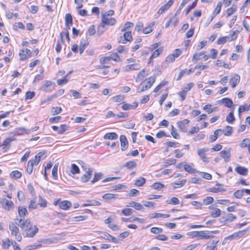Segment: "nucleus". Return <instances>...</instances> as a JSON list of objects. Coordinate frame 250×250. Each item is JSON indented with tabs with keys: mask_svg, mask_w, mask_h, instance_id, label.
Returning a JSON list of instances; mask_svg holds the SVG:
<instances>
[{
	"mask_svg": "<svg viewBox=\"0 0 250 250\" xmlns=\"http://www.w3.org/2000/svg\"><path fill=\"white\" fill-rule=\"evenodd\" d=\"M20 220L17 222V225L23 229L26 232V236L27 237H33L38 232L39 229L36 225H32L29 219H26L25 222Z\"/></svg>",
	"mask_w": 250,
	"mask_h": 250,
	"instance_id": "f257e3e1",
	"label": "nucleus"
},
{
	"mask_svg": "<svg viewBox=\"0 0 250 250\" xmlns=\"http://www.w3.org/2000/svg\"><path fill=\"white\" fill-rule=\"evenodd\" d=\"M44 154V152H40L35 156L34 159H31L28 161L26 167L27 173L31 174L32 173L34 166H37L39 164Z\"/></svg>",
	"mask_w": 250,
	"mask_h": 250,
	"instance_id": "f03ea898",
	"label": "nucleus"
},
{
	"mask_svg": "<svg viewBox=\"0 0 250 250\" xmlns=\"http://www.w3.org/2000/svg\"><path fill=\"white\" fill-rule=\"evenodd\" d=\"M116 22V20L115 19L110 17H107L106 15H102V23L98 28V33L101 35L104 31V29L101 31V28H104V25L112 26L114 25Z\"/></svg>",
	"mask_w": 250,
	"mask_h": 250,
	"instance_id": "7ed1b4c3",
	"label": "nucleus"
},
{
	"mask_svg": "<svg viewBox=\"0 0 250 250\" xmlns=\"http://www.w3.org/2000/svg\"><path fill=\"white\" fill-rule=\"evenodd\" d=\"M155 80L156 77L155 76H151L146 79L141 83L137 89V92L141 93L150 88L155 82Z\"/></svg>",
	"mask_w": 250,
	"mask_h": 250,
	"instance_id": "20e7f679",
	"label": "nucleus"
},
{
	"mask_svg": "<svg viewBox=\"0 0 250 250\" xmlns=\"http://www.w3.org/2000/svg\"><path fill=\"white\" fill-rule=\"evenodd\" d=\"M17 224L12 223L9 225V229L11 231V235L19 242L22 240V236L20 232L19 228L17 226Z\"/></svg>",
	"mask_w": 250,
	"mask_h": 250,
	"instance_id": "39448f33",
	"label": "nucleus"
},
{
	"mask_svg": "<svg viewBox=\"0 0 250 250\" xmlns=\"http://www.w3.org/2000/svg\"><path fill=\"white\" fill-rule=\"evenodd\" d=\"M0 204L2 208L8 211L13 210L15 207L13 201H9L4 198H0Z\"/></svg>",
	"mask_w": 250,
	"mask_h": 250,
	"instance_id": "423d86ee",
	"label": "nucleus"
},
{
	"mask_svg": "<svg viewBox=\"0 0 250 250\" xmlns=\"http://www.w3.org/2000/svg\"><path fill=\"white\" fill-rule=\"evenodd\" d=\"M124 32L123 37H120L119 39L118 42L123 44H125L127 42H131L133 40L131 32L129 31Z\"/></svg>",
	"mask_w": 250,
	"mask_h": 250,
	"instance_id": "0eeeda50",
	"label": "nucleus"
},
{
	"mask_svg": "<svg viewBox=\"0 0 250 250\" xmlns=\"http://www.w3.org/2000/svg\"><path fill=\"white\" fill-rule=\"evenodd\" d=\"M209 150V148L208 147H203L201 148H199L197 150V154L199 156L200 158L206 163H208L209 162L208 158L206 156V152Z\"/></svg>",
	"mask_w": 250,
	"mask_h": 250,
	"instance_id": "6e6552de",
	"label": "nucleus"
},
{
	"mask_svg": "<svg viewBox=\"0 0 250 250\" xmlns=\"http://www.w3.org/2000/svg\"><path fill=\"white\" fill-rule=\"evenodd\" d=\"M18 214L19 215V217H17L16 219V223L17 225V222L19 221L20 220H22V222H25V216L28 214V211L27 209L23 207H18Z\"/></svg>",
	"mask_w": 250,
	"mask_h": 250,
	"instance_id": "1a4fd4ad",
	"label": "nucleus"
},
{
	"mask_svg": "<svg viewBox=\"0 0 250 250\" xmlns=\"http://www.w3.org/2000/svg\"><path fill=\"white\" fill-rule=\"evenodd\" d=\"M55 88V84L50 81H45L41 88V90L46 92H51Z\"/></svg>",
	"mask_w": 250,
	"mask_h": 250,
	"instance_id": "9d476101",
	"label": "nucleus"
},
{
	"mask_svg": "<svg viewBox=\"0 0 250 250\" xmlns=\"http://www.w3.org/2000/svg\"><path fill=\"white\" fill-rule=\"evenodd\" d=\"M93 169L91 167L85 168V173L81 178L82 182L85 183L88 182L91 178Z\"/></svg>",
	"mask_w": 250,
	"mask_h": 250,
	"instance_id": "9b49d317",
	"label": "nucleus"
},
{
	"mask_svg": "<svg viewBox=\"0 0 250 250\" xmlns=\"http://www.w3.org/2000/svg\"><path fill=\"white\" fill-rule=\"evenodd\" d=\"M247 231V229H244L242 230L238 231L230 235L225 237V240H233L241 238L242 236L245 234Z\"/></svg>",
	"mask_w": 250,
	"mask_h": 250,
	"instance_id": "f8f14e48",
	"label": "nucleus"
},
{
	"mask_svg": "<svg viewBox=\"0 0 250 250\" xmlns=\"http://www.w3.org/2000/svg\"><path fill=\"white\" fill-rule=\"evenodd\" d=\"M230 150L231 148H229L226 150H223L220 152V155L222 158L224 159L225 162H228L230 159Z\"/></svg>",
	"mask_w": 250,
	"mask_h": 250,
	"instance_id": "ddd939ff",
	"label": "nucleus"
},
{
	"mask_svg": "<svg viewBox=\"0 0 250 250\" xmlns=\"http://www.w3.org/2000/svg\"><path fill=\"white\" fill-rule=\"evenodd\" d=\"M20 60L24 61L31 56V52L29 49L21 50L19 53Z\"/></svg>",
	"mask_w": 250,
	"mask_h": 250,
	"instance_id": "4468645a",
	"label": "nucleus"
},
{
	"mask_svg": "<svg viewBox=\"0 0 250 250\" xmlns=\"http://www.w3.org/2000/svg\"><path fill=\"white\" fill-rule=\"evenodd\" d=\"M140 66L139 63H134L130 64H127L126 66H125L123 68V70L125 72H128L132 70H139L140 69Z\"/></svg>",
	"mask_w": 250,
	"mask_h": 250,
	"instance_id": "2eb2a0df",
	"label": "nucleus"
},
{
	"mask_svg": "<svg viewBox=\"0 0 250 250\" xmlns=\"http://www.w3.org/2000/svg\"><path fill=\"white\" fill-rule=\"evenodd\" d=\"M71 206V203L67 200L61 201L59 204L60 208L64 210L69 209Z\"/></svg>",
	"mask_w": 250,
	"mask_h": 250,
	"instance_id": "dca6fc26",
	"label": "nucleus"
},
{
	"mask_svg": "<svg viewBox=\"0 0 250 250\" xmlns=\"http://www.w3.org/2000/svg\"><path fill=\"white\" fill-rule=\"evenodd\" d=\"M189 123V121L188 119H184L182 121L177 122L178 126L179 129L184 132H187V130L185 128V125H188Z\"/></svg>",
	"mask_w": 250,
	"mask_h": 250,
	"instance_id": "f3484780",
	"label": "nucleus"
},
{
	"mask_svg": "<svg viewBox=\"0 0 250 250\" xmlns=\"http://www.w3.org/2000/svg\"><path fill=\"white\" fill-rule=\"evenodd\" d=\"M15 132L18 135H22L24 134H29L31 133V130L25 128V127H21L16 128Z\"/></svg>",
	"mask_w": 250,
	"mask_h": 250,
	"instance_id": "a211bd4d",
	"label": "nucleus"
},
{
	"mask_svg": "<svg viewBox=\"0 0 250 250\" xmlns=\"http://www.w3.org/2000/svg\"><path fill=\"white\" fill-rule=\"evenodd\" d=\"M193 167L194 165L192 164H189L186 163L184 164V169L189 173H195L199 172V171L194 169Z\"/></svg>",
	"mask_w": 250,
	"mask_h": 250,
	"instance_id": "6ab92c4d",
	"label": "nucleus"
},
{
	"mask_svg": "<svg viewBox=\"0 0 250 250\" xmlns=\"http://www.w3.org/2000/svg\"><path fill=\"white\" fill-rule=\"evenodd\" d=\"M174 0H169L166 4L162 6L159 10L158 13L159 14H162L166 10L168 9L169 7L173 3Z\"/></svg>",
	"mask_w": 250,
	"mask_h": 250,
	"instance_id": "aec40b11",
	"label": "nucleus"
},
{
	"mask_svg": "<svg viewBox=\"0 0 250 250\" xmlns=\"http://www.w3.org/2000/svg\"><path fill=\"white\" fill-rule=\"evenodd\" d=\"M121 146V149L123 151L126 150L128 147V142L126 137L122 135L120 138Z\"/></svg>",
	"mask_w": 250,
	"mask_h": 250,
	"instance_id": "412c9836",
	"label": "nucleus"
},
{
	"mask_svg": "<svg viewBox=\"0 0 250 250\" xmlns=\"http://www.w3.org/2000/svg\"><path fill=\"white\" fill-rule=\"evenodd\" d=\"M209 209L212 210L210 213V215L213 217L216 218L220 216L221 215V210L219 208H214L213 206H210L208 207Z\"/></svg>",
	"mask_w": 250,
	"mask_h": 250,
	"instance_id": "4be33fe9",
	"label": "nucleus"
},
{
	"mask_svg": "<svg viewBox=\"0 0 250 250\" xmlns=\"http://www.w3.org/2000/svg\"><path fill=\"white\" fill-rule=\"evenodd\" d=\"M235 171L240 175L243 176H246L248 173V169L247 168L238 166L235 168Z\"/></svg>",
	"mask_w": 250,
	"mask_h": 250,
	"instance_id": "5701e85b",
	"label": "nucleus"
},
{
	"mask_svg": "<svg viewBox=\"0 0 250 250\" xmlns=\"http://www.w3.org/2000/svg\"><path fill=\"white\" fill-rule=\"evenodd\" d=\"M118 196V194L106 193L103 195L102 198L107 201H112L117 199Z\"/></svg>",
	"mask_w": 250,
	"mask_h": 250,
	"instance_id": "b1692460",
	"label": "nucleus"
},
{
	"mask_svg": "<svg viewBox=\"0 0 250 250\" xmlns=\"http://www.w3.org/2000/svg\"><path fill=\"white\" fill-rule=\"evenodd\" d=\"M240 77L238 74H234L231 79V87L233 88L239 83Z\"/></svg>",
	"mask_w": 250,
	"mask_h": 250,
	"instance_id": "393cba45",
	"label": "nucleus"
},
{
	"mask_svg": "<svg viewBox=\"0 0 250 250\" xmlns=\"http://www.w3.org/2000/svg\"><path fill=\"white\" fill-rule=\"evenodd\" d=\"M170 217V214H163L161 213H153L149 215V217L150 219H154V218H168Z\"/></svg>",
	"mask_w": 250,
	"mask_h": 250,
	"instance_id": "a878e982",
	"label": "nucleus"
},
{
	"mask_svg": "<svg viewBox=\"0 0 250 250\" xmlns=\"http://www.w3.org/2000/svg\"><path fill=\"white\" fill-rule=\"evenodd\" d=\"M194 72V69L193 68H191L189 69H183L181 70V71L179 72V76L178 78L177 79V80H179L181 79L183 76H184L185 74L186 75H189L191 73H192Z\"/></svg>",
	"mask_w": 250,
	"mask_h": 250,
	"instance_id": "bb28decb",
	"label": "nucleus"
},
{
	"mask_svg": "<svg viewBox=\"0 0 250 250\" xmlns=\"http://www.w3.org/2000/svg\"><path fill=\"white\" fill-rule=\"evenodd\" d=\"M38 205L42 208H45L47 207V201L41 196H39Z\"/></svg>",
	"mask_w": 250,
	"mask_h": 250,
	"instance_id": "cd10ccee",
	"label": "nucleus"
},
{
	"mask_svg": "<svg viewBox=\"0 0 250 250\" xmlns=\"http://www.w3.org/2000/svg\"><path fill=\"white\" fill-rule=\"evenodd\" d=\"M222 6V3L221 2L219 1L218 2L216 8L214 9V11L212 13V17H211V20H212L213 18L217 15L221 10V8Z\"/></svg>",
	"mask_w": 250,
	"mask_h": 250,
	"instance_id": "c85d7f7f",
	"label": "nucleus"
},
{
	"mask_svg": "<svg viewBox=\"0 0 250 250\" xmlns=\"http://www.w3.org/2000/svg\"><path fill=\"white\" fill-rule=\"evenodd\" d=\"M187 180L186 179H183L181 181L177 182H174L172 184L173 189L183 187L186 183Z\"/></svg>",
	"mask_w": 250,
	"mask_h": 250,
	"instance_id": "c756f323",
	"label": "nucleus"
},
{
	"mask_svg": "<svg viewBox=\"0 0 250 250\" xmlns=\"http://www.w3.org/2000/svg\"><path fill=\"white\" fill-rule=\"evenodd\" d=\"M118 138V135L115 132H110L105 134L104 139L105 140H116Z\"/></svg>",
	"mask_w": 250,
	"mask_h": 250,
	"instance_id": "7c9ffc66",
	"label": "nucleus"
},
{
	"mask_svg": "<svg viewBox=\"0 0 250 250\" xmlns=\"http://www.w3.org/2000/svg\"><path fill=\"white\" fill-rule=\"evenodd\" d=\"M219 102L223 104L225 106L228 107H231L233 104L232 100L227 98L222 99Z\"/></svg>",
	"mask_w": 250,
	"mask_h": 250,
	"instance_id": "2f4dec72",
	"label": "nucleus"
},
{
	"mask_svg": "<svg viewBox=\"0 0 250 250\" xmlns=\"http://www.w3.org/2000/svg\"><path fill=\"white\" fill-rule=\"evenodd\" d=\"M208 192L218 193V192H224L226 191V189L223 188H208L207 190Z\"/></svg>",
	"mask_w": 250,
	"mask_h": 250,
	"instance_id": "473e14b6",
	"label": "nucleus"
},
{
	"mask_svg": "<svg viewBox=\"0 0 250 250\" xmlns=\"http://www.w3.org/2000/svg\"><path fill=\"white\" fill-rule=\"evenodd\" d=\"M163 51V48L162 47H160L157 49L156 50H155L151 56L150 57V60H151L152 59L155 58L159 56Z\"/></svg>",
	"mask_w": 250,
	"mask_h": 250,
	"instance_id": "72a5a7b5",
	"label": "nucleus"
},
{
	"mask_svg": "<svg viewBox=\"0 0 250 250\" xmlns=\"http://www.w3.org/2000/svg\"><path fill=\"white\" fill-rule=\"evenodd\" d=\"M199 237L201 239H208L213 237V236L210 235L209 232L205 231H200Z\"/></svg>",
	"mask_w": 250,
	"mask_h": 250,
	"instance_id": "f704fd0d",
	"label": "nucleus"
},
{
	"mask_svg": "<svg viewBox=\"0 0 250 250\" xmlns=\"http://www.w3.org/2000/svg\"><path fill=\"white\" fill-rule=\"evenodd\" d=\"M145 69H144L138 73L135 79V81L136 82H140L146 76V75L145 74Z\"/></svg>",
	"mask_w": 250,
	"mask_h": 250,
	"instance_id": "c9c22d12",
	"label": "nucleus"
},
{
	"mask_svg": "<svg viewBox=\"0 0 250 250\" xmlns=\"http://www.w3.org/2000/svg\"><path fill=\"white\" fill-rule=\"evenodd\" d=\"M65 24L67 28H70V26L72 24V18L70 14H67L65 17Z\"/></svg>",
	"mask_w": 250,
	"mask_h": 250,
	"instance_id": "e433bc0d",
	"label": "nucleus"
},
{
	"mask_svg": "<svg viewBox=\"0 0 250 250\" xmlns=\"http://www.w3.org/2000/svg\"><path fill=\"white\" fill-rule=\"evenodd\" d=\"M245 111H250V104H245L239 106L238 109L239 116H240L241 113Z\"/></svg>",
	"mask_w": 250,
	"mask_h": 250,
	"instance_id": "4c0bfd02",
	"label": "nucleus"
},
{
	"mask_svg": "<svg viewBox=\"0 0 250 250\" xmlns=\"http://www.w3.org/2000/svg\"><path fill=\"white\" fill-rule=\"evenodd\" d=\"M38 203L35 200H31L30 201L28 206V208L29 210L36 209L38 208Z\"/></svg>",
	"mask_w": 250,
	"mask_h": 250,
	"instance_id": "58836bf2",
	"label": "nucleus"
},
{
	"mask_svg": "<svg viewBox=\"0 0 250 250\" xmlns=\"http://www.w3.org/2000/svg\"><path fill=\"white\" fill-rule=\"evenodd\" d=\"M155 24V22L153 21L150 23H149L146 28H145L143 30V32L144 34H147L148 33H150L151 32H152L153 29V27L154 25Z\"/></svg>",
	"mask_w": 250,
	"mask_h": 250,
	"instance_id": "ea45409f",
	"label": "nucleus"
},
{
	"mask_svg": "<svg viewBox=\"0 0 250 250\" xmlns=\"http://www.w3.org/2000/svg\"><path fill=\"white\" fill-rule=\"evenodd\" d=\"M227 122L229 123L232 124L235 121V117L233 115V111H231L229 113L226 117Z\"/></svg>",
	"mask_w": 250,
	"mask_h": 250,
	"instance_id": "a19ab883",
	"label": "nucleus"
},
{
	"mask_svg": "<svg viewBox=\"0 0 250 250\" xmlns=\"http://www.w3.org/2000/svg\"><path fill=\"white\" fill-rule=\"evenodd\" d=\"M42 242L44 245H50L56 243L57 239L55 238H47L43 239Z\"/></svg>",
	"mask_w": 250,
	"mask_h": 250,
	"instance_id": "79ce46f5",
	"label": "nucleus"
},
{
	"mask_svg": "<svg viewBox=\"0 0 250 250\" xmlns=\"http://www.w3.org/2000/svg\"><path fill=\"white\" fill-rule=\"evenodd\" d=\"M224 132L223 133H224L225 136H231L232 134V127L230 126L227 125L225 130H223Z\"/></svg>",
	"mask_w": 250,
	"mask_h": 250,
	"instance_id": "37998d69",
	"label": "nucleus"
},
{
	"mask_svg": "<svg viewBox=\"0 0 250 250\" xmlns=\"http://www.w3.org/2000/svg\"><path fill=\"white\" fill-rule=\"evenodd\" d=\"M70 171L73 174H79L80 173L79 167L75 164L71 165Z\"/></svg>",
	"mask_w": 250,
	"mask_h": 250,
	"instance_id": "c03bdc74",
	"label": "nucleus"
},
{
	"mask_svg": "<svg viewBox=\"0 0 250 250\" xmlns=\"http://www.w3.org/2000/svg\"><path fill=\"white\" fill-rule=\"evenodd\" d=\"M58 164H56L52 170V175L54 179L57 180L58 179Z\"/></svg>",
	"mask_w": 250,
	"mask_h": 250,
	"instance_id": "a18cd8bd",
	"label": "nucleus"
},
{
	"mask_svg": "<svg viewBox=\"0 0 250 250\" xmlns=\"http://www.w3.org/2000/svg\"><path fill=\"white\" fill-rule=\"evenodd\" d=\"M21 173L18 170H14L11 172L10 176L14 179H19L21 177Z\"/></svg>",
	"mask_w": 250,
	"mask_h": 250,
	"instance_id": "49530a36",
	"label": "nucleus"
},
{
	"mask_svg": "<svg viewBox=\"0 0 250 250\" xmlns=\"http://www.w3.org/2000/svg\"><path fill=\"white\" fill-rule=\"evenodd\" d=\"M211 105L210 104H208L203 107V109L206 110L208 114H210L216 110V107L211 108Z\"/></svg>",
	"mask_w": 250,
	"mask_h": 250,
	"instance_id": "de8ad7c7",
	"label": "nucleus"
},
{
	"mask_svg": "<svg viewBox=\"0 0 250 250\" xmlns=\"http://www.w3.org/2000/svg\"><path fill=\"white\" fill-rule=\"evenodd\" d=\"M125 166L129 169H133L137 167V164L134 161H129L126 162Z\"/></svg>",
	"mask_w": 250,
	"mask_h": 250,
	"instance_id": "09e8293b",
	"label": "nucleus"
},
{
	"mask_svg": "<svg viewBox=\"0 0 250 250\" xmlns=\"http://www.w3.org/2000/svg\"><path fill=\"white\" fill-rule=\"evenodd\" d=\"M244 189H238L233 193V196L237 199L241 198L244 195Z\"/></svg>",
	"mask_w": 250,
	"mask_h": 250,
	"instance_id": "8fccbe9b",
	"label": "nucleus"
},
{
	"mask_svg": "<svg viewBox=\"0 0 250 250\" xmlns=\"http://www.w3.org/2000/svg\"><path fill=\"white\" fill-rule=\"evenodd\" d=\"M164 186V184L160 182H156L152 185L151 188L155 190H159L163 188Z\"/></svg>",
	"mask_w": 250,
	"mask_h": 250,
	"instance_id": "3c124183",
	"label": "nucleus"
},
{
	"mask_svg": "<svg viewBox=\"0 0 250 250\" xmlns=\"http://www.w3.org/2000/svg\"><path fill=\"white\" fill-rule=\"evenodd\" d=\"M110 60H113L117 62H120L121 61V59L120 56L118 55L117 53H114L109 56Z\"/></svg>",
	"mask_w": 250,
	"mask_h": 250,
	"instance_id": "603ef678",
	"label": "nucleus"
},
{
	"mask_svg": "<svg viewBox=\"0 0 250 250\" xmlns=\"http://www.w3.org/2000/svg\"><path fill=\"white\" fill-rule=\"evenodd\" d=\"M68 126L67 125L65 124L61 125L60 126V128H59L58 130V133L59 134H62L64 133L65 131L68 129Z\"/></svg>",
	"mask_w": 250,
	"mask_h": 250,
	"instance_id": "864d4df0",
	"label": "nucleus"
},
{
	"mask_svg": "<svg viewBox=\"0 0 250 250\" xmlns=\"http://www.w3.org/2000/svg\"><path fill=\"white\" fill-rule=\"evenodd\" d=\"M146 179L143 177H140L135 181V184L138 187L142 186L146 183Z\"/></svg>",
	"mask_w": 250,
	"mask_h": 250,
	"instance_id": "5fc2aeb1",
	"label": "nucleus"
},
{
	"mask_svg": "<svg viewBox=\"0 0 250 250\" xmlns=\"http://www.w3.org/2000/svg\"><path fill=\"white\" fill-rule=\"evenodd\" d=\"M166 202L168 204L173 205H178L180 203V201L176 197H172L170 200H167Z\"/></svg>",
	"mask_w": 250,
	"mask_h": 250,
	"instance_id": "6e6d98bb",
	"label": "nucleus"
},
{
	"mask_svg": "<svg viewBox=\"0 0 250 250\" xmlns=\"http://www.w3.org/2000/svg\"><path fill=\"white\" fill-rule=\"evenodd\" d=\"M250 143V139L246 138L243 139L240 143V146L242 148H245L247 146L248 147V145Z\"/></svg>",
	"mask_w": 250,
	"mask_h": 250,
	"instance_id": "4d7b16f0",
	"label": "nucleus"
},
{
	"mask_svg": "<svg viewBox=\"0 0 250 250\" xmlns=\"http://www.w3.org/2000/svg\"><path fill=\"white\" fill-rule=\"evenodd\" d=\"M198 173L200 174V175L201 176V177L203 178H204V179L208 180H210L212 179V176L209 173H208L207 172H200V171H199V172H198Z\"/></svg>",
	"mask_w": 250,
	"mask_h": 250,
	"instance_id": "13d9d810",
	"label": "nucleus"
},
{
	"mask_svg": "<svg viewBox=\"0 0 250 250\" xmlns=\"http://www.w3.org/2000/svg\"><path fill=\"white\" fill-rule=\"evenodd\" d=\"M204 55V52L202 51L199 53H196L193 56L192 61H197L200 59V57Z\"/></svg>",
	"mask_w": 250,
	"mask_h": 250,
	"instance_id": "bf43d9fd",
	"label": "nucleus"
},
{
	"mask_svg": "<svg viewBox=\"0 0 250 250\" xmlns=\"http://www.w3.org/2000/svg\"><path fill=\"white\" fill-rule=\"evenodd\" d=\"M87 219L86 216H75L71 218L70 219V220L72 221H80L84 220Z\"/></svg>",
	"mask_w": 250,
	"mask_h": 250,
	"instance_id": "052dcab7",
	"label": "nucleus"
},
{
	"mask_svg": "<svg viewBox=\"0 0 250 250\" xmlns=\"http://www.w3.org/2000/svg\"><path fill=\"white\" fill-rule=\"evenodd\" d=\"M88 43L85 41H84L83 42H81L79 46V51L80 54H82L83 53Z\"/></svg>",
	"mask_w": 250,
	"mask_h": 250,
	"instance_id": "680f3d73",
	"label": "nucleus"
},
{
	"mask_svg": "<svg viewBox=\"0 0 250 250\" xmlns=\"http://www.w3.org/2000/svg\"><path fill=\"white\" fill-rule=\"evenodd\" d=\"M103 174L102 173H96L94 175V177L93 180L91 181V183L92 184L95 183V182L98 181L101 179Z\"/></svg>",
	"mask_w": 250,
	"mask_h": 250,
	"instance_id": "e2e57ef3",
	"label": "nucleus"
},
{
	"mask_svg": "<svg viewBox=\"0 0 250 250\" xmlns=\"http://www.w3.org/2000/svg\"><path fill=\"white\" fill-rule=\"evenodd\" d=\"M124 99V96L122 95H116L112 98L114 102H120Z\"/></svg>",
	"mask_w": 250,
	"mask_h": 250,
	"instance_id": "0e129e2a",
	"label": "nucleus"
},
{
	"mask_svg": "<svg viewBox=\"0 0 250 250\" xmlns=\"http://www.w3.org/2000/svg\"><path fill=\"white\" fill-rule=\"evenodd\" d=\"M163 229L161 228L153 227L150 229L151 232L154 234H159L162 232Z\"/></svg>",
	"mask_w": 250,
	"mask_h": 250,
	"instance_id": "69168bd1",
	"label": "nucleus"
},
{
	"mask_svg": "<svg viewBox=\"0 0 250 250\" xmlns=\"http://www.w3.org/2000/svg\"><path fill=\"white\" fill-rule=\"evenodd\" d=\"M88 206H99L101 205V203L98 201L92 200H88L87 201Z\"/></svg>",
	"mask_w": 250,
	"mask_h": 250,
	"instance_id": "338daca9",
	"label": "nucleus"
},
{
	"mask_svg": "<svg viewBox=\"0 0 250 250\" xmlns=\"http://www.w3.org/2000/svg\"><path fill=\"white\" fill-rule=\"evenodd\" d=\"M214 201L213 197L208 196L203 200V204L206 205H208L211 204Z\"/></svg>",
	"mask_w": 250,
	"mask_h": 250,
	"instance_id": "774afa93",
	"label": "nucleus"
}]
</instances>
